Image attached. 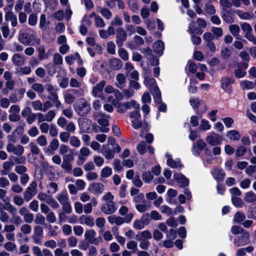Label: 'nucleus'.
I'll use <instances>...</instances> for the list:
<instances>
[{"instance_id": "11", "label": "nucleus", "mask_w": 256, "mask_h": 256, "mask_svg": "<svg viewBox=\"0 0 256 256\" xmlns=\"http://www.w3.org/2000/svg\"><path fill=\"white\" fill-rule=\"evenodd\" d=\"M194 24L195 23L194 21L190 24L188 32H189L191 34L192 41L193 44L195 45H199L201 43L202 40L200 36H196L194 34L196 30V28H192V26H194Z\"/></svg>"}, {"instance_id": "45", "label": "nucleus", "mask_w": 256, "mask_h": 256, "mask_svg": "<svg viewBox=\"0 0 256 256\" xmlns=\"http://www.w3.org/2000/svg\"><path fill=\"white\" fill-rule=\"evenodd\" d=\"M118 54L120 57L124 60L126 61L128 60V54L124 48H120L118 50Z\"/></svg>"}, {"instance_id": "8", "label": "nucleus", "mask_w": 256, "mask_h": 256, "mask_svg": "<svg viewBox=\"0 0 256 256\" xmlns=\"http://www.w3.org/2000/svg\"><path fill=\"white\" fill-rule=\"evenodd\" d=\"M100 210L106 214H111L116 210V204L114 202H106L102 204Z\"/></svg>"}, {"instance_id": "34", "label": "nucleus", "mask_w": 256, "mask_h": 256, "mask_svg": "<svg viewBox=\"0 0 256 256\" xmlns=\"http://www.w3.org/2000/svg\"><path fill=\"white\" fill-rule=\"evenodd\" d=\"M116 80L118 82L116 83V87L120 88H122L123 87V84L126 82V78L123 74H118L116 76Z\"/></svg>"}, {"instance_id": "24", "label": "nucleus", "mask_w": 256, "mask_h": 256, "mask_svg": "<svg viewBox=\"0 0 256 256\" xmlns=\"http://www.w3.org/2000/svg\"><path fill=\"white\" fill-rule=\"evenodd\" d=\"M12 61L15 65L21 66L24 64L25 58L23 56L18 54H15L12 56Z\"/></svg>"}, {"instance_id": "14", "label": "nucleus", "mask_w": 256, "mask_h": 256, "mask_svg": "<svg viewBox=\"0 0 256 256\" xmlns=\"http://www.w3.org/2000/svg\"><path fill=\"white\" fill-rule=\"evenodd\" d=\"M174 180L180 184V187H185L188 185L189 180L181 174H176L174 176Z\"/></svg>"}, {"instance_id": "20", "label": "nucleus", "mask_w": 256, "mask_h": 256, "mask_svg": "<svg viewBox=\"0 0 256 256\" xmlns=\"http://www.w3.org/2000/svg\"><path fill=\"white\" fill-rule=\"evenodd\" d=\"M166 158H168V160H167V164L172 168H181L182 166V164H180V160H174L172 158V156L170 154H169L168 153H166Z\"/></svg>"}, {"instance_id": "55", "label": "nucleus", "mask_w": 256, "mask_h": 256, "mask_svg": "<svg viewBox=\"0 0 256 256\" xmlns=\"http://www.w3.org/2000/svg\"><path fill=\"white\" fill-rule=\"evenodd\" d=\"M38 51L40 59L43 60L48 57V56L45 54L46 50L44 46H40L38 48Z\"/></svg>"}, {"instance_id": "10", "label": "nucleus", "mask_w": 256, "mask_h": 256, "mask_svg": "<svg viewBox=\"0 0 256 256\" xmlns=\"http://www.w3.org/2000/svg\"><path fill=\"white\" fill-rule=\"evenodd\" d=\"M206 141L209 144L212 146H216L221 143L222 138L220 135L213 132L211 135L206 137Z\"/></svg>"}, {"instance_id": "6", "label": "nucleus", "mask_w": 256, "mask_h": 256, "mask_svg": "<svg viewBox=\"0 0 256 256\" xmlns=\"http://www.w3.org/2000/svg\"><path fill=\"white\" fill-rule=\"evenodd\" d=\"M250 242V234L247 232L242 233L240 236H236L234 241V244L237 246H245Z\"/></svg>"}, {"instance_id": "59", "label": "nucleus", "mask_w": 256, "mask_h": 256, "mask_svg": "<svg viewBox=\"0 0 256 256\" xmlns=\"http://www.w3.org/2000/svg\"><path fill=\"white\" fill-rule=\"evenodd\" d=\"M212 32H213L216 38L221 37L223 34L222 29L220 28H212Z\"/></svg>"}, {"instance_id": "39", "label": "nucleus", "mask_w": 256, "mask_h": 256, "mask_svg": "<svg viewBox=\"0 0 256 256\" xmlns=\"http://www.w3.org/2000/svg\"><path fill=\"white\" fill-rule=\"evenodd\" d=\"M152 94L154 96V98L155 102L157 103H161V94L159 88H155V90L150 91Z\"/></svg>"}, {"instance_id": "44", "label": "nucleus", "mask_w": 256, "mask_h": 256, "mask_svg": "<svg viewBox=\"0 0 256 256\" xmlns=\"http://www.w3.org/2000/svg\"><path fill=\"white\" fill-rule=\"evenodd\" d=\"M31 68L30 66L20 67L18 70L19 75L28 74L31 72Z\"/></svg>"}, {"instance_id": "47", "label": "nucleus", "mask_w": 256, "mask_h": 256, "mask_svg": "<svg viewBox=\"0 0 256 256\" xmlns=\"http://www.w3.org/2000/svg\"><path fill=\"white\" fill-rule=\"evenodd\" d=\"M242 89H252L254 86V84L248 80L242 81L240 83Z\"/></svg>"}, {"instance_id": "60", "label": "nucleus", "mask_w": 256, "mask_h": 256, "mask_svg": "<svg viewBox=\"0 0 256 256\" xmlns=\"http://www.w3.org/2000/svg\"><path fill=\"white\" fill-rule=\"evenodd\" d=\"M34 222L36 224H43L45 222V218L42 214H38L36 216Z\"/></svg>"}, {"instance_id": "28", "label": "nucleus", "mask_w": 256, "mask_h": 256, "mask_svg": "<svg viewBox=\"0 0 256 256\" xmlns=\"http://www.w3.org/2000/svg\"><path fill=\"white\" fill-rule=\"evenodd\" d=\"M98 204L97 200L95 198H92L90 203H88L84 206V210L85 214H90L92 212V206H96Z\"/></svg>"}, {"instance_id": "35", "label": "nucleus", "mask_w": 256, "mask_h": 256, "mask_svg": "<svg viewBox=\"0 0 256 256\" xmlns=\"http://www.w3.org/2000/svg\"><path fill=\"white\" fill-rule=\"evenodd\" d=\"M76 59H80V54L78 52L70 54L65 58L66 62L69 65L73 64L74 60Z\"/></svg>"}, {"instance_id": "29", "label": "nucleus", "mask_w": 256, "mask_h": 256, "mask_svg": "<svg viewBox=\"0 0 256 256\" xmlns=\"http://www.w3.org/2000/svg\"><path fill=\"white\" fill-rule=\"evenodd\" d=\"M56 198L61 204L69 202L68 194L66 190L58 193L56 196Z\"/></svg>"}, {"instance_id": "52", "label": "nucleus", "mask_w": 256, "mask_h": 256, "mask_svg": "<svg viewBox=\"0 0 256 256\" xmlns=\"http://www.w3.org/2000/svg\"><path fill=\"white\" fill-rule=\"evenodd\" d=\"M220 3L222 6V10H227V8H230L232 6V4L230 0H220Z\"/></svg>"}, {"instance_id": "9", "label": "nucleus", "mask_w": 256, "mask_h": 256, "mask_svg": "<svg viewBox=\"0 0 256 256\" xmlns=\"http://www.w3.org/2000/svg\"><path fill=\"white\" fill-rule=\"evenodd\" d=\"M94 118L102 126H106L108 125V116H106L104 114L99 112L94 114Z\"/></svg>"}, {"instance_id": "1", "label": "nucleus", "mask_w": 256, "mask_h": 256, "mask_svg": "<svg viewBox=\"0 0 256 256\" xmlns=\"http://www.w3.org/2000/svg\"><path fill=\"white\" fill-rule=\"evenodd\" d=\"M74 108L76 113L82 116H87L91 110L90 103L84 98L78 100L74 104Z\"/></svg>"}, {"instance_id": "36", "label": "nucleus", "mask_w": 256, "mask_h": 256, "mask_svg": "<svg viewBox=\"0 0 256 256\" xmlns=\"http://www.w3.org/2000/svg\"><path fill=\"white\" fill-rule=\"evenodd\" d=\"M246 218V215L242 212H237L235 214L234 217V221L238 224L243 222Z\"/></svg>"}, {"instance_id": "5", "label": "nucleus", "mask_w": 256, "mask_h": 256, "mask_svg": "<svg viewBox=\"0 0 256 256\" xmlns=\"http://www.w3.org/2000/svg\"><path fill=\"white\" fill-rule=\"evenodd\" d=\"M126 38L127 34L126 30L122 28H118L116 30V44L118 47L120 48L122 46Z\"/></svg>"}, {"instance_id": "26", "label": "nucleus", "mask_w": 256, "mask_h": 256, "mask_svg": "<svg viewBox=\"0 0 256 256\" xmlns=\"http://www.w3.org/2000/svg\"><path fill=\"white\" fill-rule=\"evenodd\" d=\"M229 30L233 36H234L236 40H241L239 34L240 32V28L238 24H231L229 26Z\"/></svg>"}, {"instance_id": "62", "label": "nucleus", "mask_w": 256, "mask_h": 256, "mask_svg": "<svg viewBox=\"0 0 256 256\" xmlns=\"http://www.w3.org/2000/svg\"><path fill=\"white\" fill-rule=\"evenodd\" d=\"M232 52L228 48H222L221 50L222 56L224 59L228 58L230 56Z\"/></svg>"}, {"instance_id": "51", "label": "nucleus", "mask_w": 256, "mask_h": 256, "mask_svg": "<svg viewBox=\"0 0 256 256\" xmlns=\"http://www.w3.org/2000/svg\"><path fill=\"white\" fill-rule=\"evenodd\" d=\"M37 143L41 146H45L47 145V140L45 136L41 135L37 138Z\"/></svg>"}, {"instance_id": "15", "label": "nucleus", "mask_w": 256, "mask_h": 256, "mask_svg": "<svg viewBox=\"0 0 256 256\" xmlns=\"http://www.w3.org/2000/svg\"><path fill=\"white\" fill-rule=\"evenodd\" d=\"M109 66L113 70H120L122 66V63L120 59L114 58L110 59Z\"/></svg>"}, {"instance_id": "30", "label": "nucleus", "mask_w": 256, "mask_h": 256, "mask_svg": "<svg viewBox=\"0 0 256 256\" xmlns=\"http://www.w3.org/2000/svg\"><path fill=\"white\" fill-rule=\"evenodd\" d=\"M5 19L6 21H10L11 24L13 27L16 26L18 24L17 18L12 12H7L5 16Z\"/></svg>"}, {"instance_id": "54", "label": "nucleus", "mask_w": 256, "mask_h": 256, "mask_svg": "<svg viewBox=\"0 0 256 256\" xmlns=\"http://www.w3.org/2000/svg\"><path fill=\"white\" fill-rule=\"evenodd\" d=\"M46 203L54 209H56L59 207V204L58 202L52 196H50V198H48V199L46 200Z\"/></svg>"}, {"instance_id": "46", "label": "nucleus", "mask_w": 256, "mask_h": 256, "mask_svg": "<svg viewBox=\"0 0 256 256\" xmlns=\"http://www.w3.org/2000/svg\"><path fill=\"white\" fill-rule=\"evenodd\" d=\"M53 62L56 65L62 64L63 62L62 56L58 54H54L53 58Z\"/></svg>"}, {"instance_id": "38", "label": "nucleus", "mask_w": 256, "mask_h": 256, "mask_svg": "<svg viewBox=\"0 0 256 256\" xmlns=\"http://www.w3.org/2000/svg\"><path fill=\"white\" fill-rule=\"evenodd\" d=\"M98 8L100 12L105 18L108 20L112 16V13L108 8L101 7H99Z\"/></svg>"}, {"instance_id": "57", "label": "nucleus", "mask_w": 256, "mask_h": 256, "mask_svg": "<svg viewBox=\"0 0 256 256\" xmlns=\"http://www.w3.org/2000/svg\"><path fill=\"white\" fill-rule=\"evenodd\" d=\"M247 149L244 146H238L236 150L235 154L236 156H243L246 152Z\"/></svg>"}, {"instance_id": "22", "label": "nucleus", "mask_w": 256, "mask_h": 256, "mask_svg": "<svg viewBox=\"0 0 256 256\" xmlns=\"http://www.w3.org/2000/svg\"><path fill=\"white\" fill-rule=\"evenodd\" d=\"M212 174L214 178L218 181L223 180L225 176V173L224 170L218 168H214L212 172Z\"/></svg>"}, {"instance_id": "64", "label": "nucleus", "mask_w": 256, "mask_h": 256, "mask_svg": "<svg viewBox=\"0 0 256 256\" xmlns=\"http://www.w3.org/2000/svg\"><path fill=\"white\" fill-rule=\"evenodd\" d=\"M4 210L9 212L12 214H14L16 212V208L8 202L5 204Z\"/></svg>"}, {"instance_id": "13", "label": "nucleus", "mask_w": 256, "mask_h": 256, "mask_svg": "<svg viewBox=\"0 0 256 256\" xmlns=\"http://www.w3.org/2000/svg\"><path fill=\"white\" fill-rule=\"evenodd\" d=\"M96 235V232L94 230H86L84 234L85 240L91 244L97 245L98 244V241L94 238Z\"/></svg>"}, {"instance_id": "31", "label": "nucleus", "mask_w": 256, "mask_h": 256, "mask_svg": "<svg viewBox=\"0 0 256 256\" xmlns=\"http://www.w3.org/2000/svg\"><path fill=\"white\" fill-rule=\"evenodd\" d=\"M226 136L230 140L234 141L239 140L241 136L239 132L236 130H232L228 132Z\"/></svg>"}, {"instance_id": "16", "label": "nucleus", "mask_w": 256, "mask_h": 256, "mask_svg": "<svg viewBox=\"0 0 256 256\" xmlns=\"http://www.w3.org/2000/svg\"><path fill=\"white\" fill-rule=\"evenodd\" d=\"M104 190V186L102 183H93L90 184L89 190L94 194H100Z\"/></svg>"}, {"instance_id": "58", "label": "nucleus", "mask_w": 256, "mask_h": 256, "mask_svg": "<svg viewBox=\"0 0 256 256\" xmlns=\"http://www.w3.org/2000/svg\"><path fill=\"white\" fill-rule=\"evenodd\" d=\"M95 25L98 28H103L105 26V23L103 19L99 16H95L94 18Z\"/></svg>"}, {"instance_id": "50", "label": "nucleus", "mask_w": 256, "mask_h": 256, "mask_svg": "<svg viewBox=\"0 0 256 256\" xmlns=\"http://www.w3.org/2000/svg\"><path fill=\"white\" fill-rule=\"evenodd\" d=\"M32 105L34 110L42 111V104L40 100L32 102Z\"/></svg>"}, {"instance_id": "42", "label": "nucleus", "mask_w": 256, "mask_h": 256, "mask_svg": "<svg viewBox=\"0 0 256 256\" xmlns=\"http://www.w3.org/2000/svg\"><path fill=\"white\" fill-rule=\"evenodd\" d=\"M154 178V176L150 172H146L142 174V179L146 183L150 182Z\"/></svg>"}, {"instance_id": "61", "label": "nucleus", "mask_w": 256, "mask_h": 256, "mask_svg": "<svg viewBox=\"0 0 256 256\" xmlns=\"http://www.w3.org/2000/svg\"><path fill=\"white\" fill-rule=\"evenodd\" d=\"M238 16L242 19L248 20L250 18V14L248 12H242L240 10H237L236 12Z\"/></svg>"}, {"instance_id": "27", "label": "nucleus", "mask_w": 256, "mask_h": 256, "mask_svg": "<svg viewBox=\"0 0 256 256\" xmlns=\"http://www.w3.org/2000/svg\"><path fill=\"white\" fill-rule=\"evenodd\" d=\"M222 17L223 20L228 24H232L234 20L232 16V12L228 10H222Z\"/></svg>"}, {"instance_id": "48", "label": "nucleus", "mask_w": 256, "mask_h": 256, "mask_svg": "<svg viewBox=\"0 0 256 256\" xmlns=\"http://www.w3.org/2000/svg\"><path fill=\"white\" fill-rule=\"evenodd\" d=\"M112 174V169L109 167H105L101 171V176L102 178H108Z\"/></svg>"}, {"instance_id": "37", "label": "nucleus", "mask_w": 256, "mask_h": 256, "mask_svg": "<svg viewBox=\"0 0 256 256\" xmlns=\"http://www.w3.org/2000/svg\"><path fill=\"white\" fill-rule=\"evenodd\" d=\"M204 10L206 14L210 15L214 14L216 12L214 6L210 2H207L204 4Z\"/></svg>"}, {"instance_id": "21", "label": "nucleus", "mask_w": 256, "mask_h": 256, "mask_svg": "<svg viewBox=\"0 0 256 256\" xmlns=\"http://www.w3.org/2000/svg\"><path fill=\"white\" fill-rule=\"evenodd\" d=\"M108 220L110 224H115L118 226H120L125 222L124 218L114 215L109 216Z\"/></svg>"}, {"instance_id": "3", "label": "nucleus", "mask_w": 256, "mask_h": 256, "mask_svg": "<svg viewBox=\"0 0 256 256\" xmlns=\"http://www.w3.org/2000/svg\"><path fill=\"white\" fill-rule=\"evenodd\" d=\"M74 156L68 154L62 156V162L61 164V168L66 172L70 174L72 170V166L71 162L74 160Z\"/></svg>"}, {"instance_id": "53", "label": "nucleus", "mask_w": 256, "mask_h": 256, "mask_svg": "<svg viewBox=\"0 0 256 256\" xmlns=\"http://www.w3.org/2000/svg\"><path fill=\"white\" fill-rule=\"evenodd\" d=\"M70 138V134L68 132H63L60 134V138L63 142H68Z\"/></svg>"}, {"instance_id": "40", "label": "nucleus", "mask_w": 256, "mask_h": 256, "mask_svg": "<svg viewBox=\"0 0 256 256\" xmlns=\"http://www.w3.org/2000/svg\"><path fill=\"white\" fill-rule=\"evenodd\" d=\"M81 142L80 140L76 136H72L70 140V144L74 148H78L80 146Z\"/></svg>"}, {"instance_id": "17", "label": "nucleus", "mask_w": 256, "mask_h": 256, "mask_svg": "<svg viewBox=\"0 0 256 256\" xmlns=\"http://www.w3.org/2000/svg\"><path fill=\"white\" fill-rule=\"evenodd\" d=\"M105 80H102L92 88V94L95 96H100L106 85Z\"/></svg>"}, {"instance_id": "18", "label": "nucleus", "mask_w": 256, "mask_h": 256, "mask_svg": "<svg viewBox=\"0 0 256 256\" xmlns=\"http://www.w3.org/2000/svg\"><path fill=\"white\" fill-rule=\"evenodd\" d=\"M164 48V43L160 40H157L153 44L154 52L160 56H161Z\"/></svg>"}, {"instance_id": "2", "label": "nucleus", "mask_w": 256, "mask_h": 256, "mask_svg": "<svg viewBox=\"0 0 256 256\" xmlns=\"http://www.w3.org/2000/svg\"><path fill=\"white\" fill-rule=\"evenodd\" d=\"M19 40L24 44L28 46L33 44L32 42H35L37 44L40 42V40L37 38L34 34H29L27 32H20L18 36Z\"/></svg>"}, {"instance_id": "25", "label": "nucleus", "mask_w": 256, "mask_h": 256, "mask_svg": "<svg viewBox=\"0 0 256 256\" xmlns=\"http://www.w3.org/2000/svg\"><path fill=\"white\" fill-rule=\"evenodd\" d=\"M80 224H84L88 226H94V220L90 216L82 215L80 218Z\"/></svg>"}, {"instance_id": "4", "label": "nucleus", "mask_w": 256, "mask_h": 256, "mask_svg": "<svg viewBox=\"0 0 256 256\" xmlns=\"http://www.w3.org/2000/svg\"><path fill=\"white\" fill-rule=\"evenodd\" d=\"M242 30L245 33L244 37L250 42L256 44V36H254L252 33V28L250 25L246 22H244L240 24Z\"/></svg>"}, {"instance_id": "32", "label": "nucleus", "mask_w": 256, "mask_h": 256, "mask_svg": "<svg viewBox=\"0 0 256 256\" xmlns=\"http://www.w3.org/2000/svg\"><path fill=\"white\" fill-rule=\"evenodd\" d=\"M36 192H34V190H31L30 188H27L23 194L24 200L26 202L30 201L36 194Z\"/></svg>"}, {"instance_id": "33", "label": "nucleus", "mask_w": 256, "mask_h": 256, "mask_svg": "<svg viewBox=\"0 0 256 256\" xmlns=\"http://www.w3.org/2000/svg\"><path fill=\"white\" fill-rule=\"evenodd\" d=\"M244 200L248 203L255 202H256V194L252 191L248 192L246 194Z\"/></svg>"}, {"instance_id": "49", "label": "nucleus", "mask_w": 256, "mask_h": 256, "mask_svg": "<svg viewBox=\"0 0 256 256\" xmlns=\"http://www.w3.org/2000/svg\"><path fill=\"white\" fill-rule=\"evenodd\" d=\"M123 22L120 18L118 15H116L114 18L110 22L112 26H122Z\"/></svg>"}, {"instance_id": "63", "label": "nucleus", "mask_w": 256, "mask_h": 256, "mask_svg": "<svg viewBox=\"0 0 256 256\" xmlns=\"http://www.w3.org/2000/svg\"><path fill=\"white\" fill-rule=\"evenodd\" d=\"M231 232L234 234H242L245 232L244 230L238 226H234L232 227Z\"/></svg>"}, {"instance_id": "19", "label": "nucleus", "mask_w": 256, "mask_h": 256, "mask_svg": "<svg viewBox=\"0 0 256 256\" xmlns=\"http://www.w3.org/2000/svg\"><path fill=\"white\" fill-rule=\"evenodd\" d=\"M78 124L82 132H87L90 130V122L88 120L84 118L78 119Z\"/></svg>"}, {"instance_id": "56", "label": "nucleus", "mask_w": 256, "mask_h": 256, "mask_svg": "<svg viewBox=\"0 0 256 256\" xmlns=\"http://www.w3.org/2000/svg\"><path fill=\"white\" fill-rule=\"evenodd\" d=\"M137 150L140 154H143L146 152V144L144 142H141L137 146Z\"/></svg>"}, {"instance_id": "23", "label": "nucleus", "mask_w": 256, "mask_h": 256, "mask_svg": "<svg viewBox=\"0 0 256 256\" xmlns=\"http://www.w3.org/2000/svg\"><path fill=\"white\" fill-rule=\"evenodd\" d=\"M144 83L149 88V89L150 91L155 90V88H158L156 84V81L154 78H150V76H146Z\"/></svg>"}, {"instance_id": "43", "label": "nucleus", "mask_w": 256, "mask_h": 256, "mask_svg": "<svg viewBox=\"0 0 256 256\" xmlns=\"http://www.w3.org/2000/svg\"><path fill=\"white\" fill-rule=\"evenodd\" d=\"M49 24L48 22H46V17L44 14L40 15V28L41 29H46V26Z\"/></svg>"}, {"instance_id": "12", "label": "nucleus", "mask_w": 256, "mask_h": 256, "mask_svg": "<svg viewBox=\"0 0 256 256\" xmlns=\"http://www.w3.org/2000/svg\"><path fill=\"white\" fill-rule=\"evenodd\" d=\"M234 81L231 78L227 77H224L221 80L222 88L228 94H230L232 92L231 84Z\"/></svg>"}, {"instance_id": "7", "label": "nucleus", "mask_w": 256, "mask_h": 256, "mask_svg": "<svg viewBox=\"0 0 256 256\" xmlns=\"http://www.w3.org/2000/svg\"><path fill=\"white\" fill-rule=\"evenodd\" d=\"M59 147V142L56 138H53L48 147L44 148V152L47 156H52L54 154V152Z\"/></svg>"}, {"instance_id": "41", "label": "nucleus", "mask_w": 256, "mask_h": 256, "mask_svg": "<svg viewBox=\"0 0 256 256\" xmlns=\"http://www.w3.org/2000/svg\"><path fill=\"white\" fill-rule=\"evenodd\" d=\"M232 202L233 204L238 208H242L244 206V202L239 197L232 196Z\"/></svg>"}]
</instances>
